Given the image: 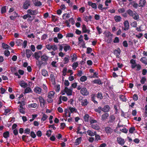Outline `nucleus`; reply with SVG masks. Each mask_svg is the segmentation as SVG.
<instances>
[{"instance_id":"a211bd4d","label":"nucleus","mask_w":147,"mask_h":147,"mask_svg":"<svg viewBox=\"0 0 147 147\" xmlns=\"http://www.w3.org/2000/svg\"><path fill=\"white\" fill-rule=\"evenodd\" d=\"M105 131L107 134H111L113 132V129L109 127H107L105 128Z\"/></svg>"},{"instance_id":"a19ab883","label":"nucleus","mask_w":147,"mask_h":147,"mask_svg":"<svg viewBox=\"0 0 147 147\" xmlns=\"http://www.w3.org/2000/svg\"><path fill=\"white\" fill-rule=\"evenodd\" d=\"M90 122L91 125L95 123H98L96 120L92 119H90Z\"/></svg>"},{"instance_id":"dca6fc26","label":"nucleus","mask_w":147,"mask_h":147,"mask_svg":"<svg viewBox=\"0 0 147 147\" xmlns=\"http://www.w3.org/2000/svg\"><path fill=\"white\" fill-rule=\"evenodd\" d=\"M88 5L91 7L93 9H96L97 8V5L95 3H93L91 1H88Z\"/></svg>"},{"instance_id":"4d7b16f0","label":"nucleus","mask_w":147,"mask_h":147,"mask_svg":"<svg viewBox=\"0 0 147 147\" xmlns=\"http://www.w3.org/2000/svg\"><path fill=\"white\" fill-rule=\"evenodd\" d=\"M77 58V56L75 54H74L73 55V57L71 58L72 61L73 62L74 61H75Z\"/></svg>"},{"instance_id":"bb28decb","label":"nucleus","mask_w":147,"mask_h":147,"mask_svg":"<svg viewBox=\"0 0 147 147\" xmlns=\"http://www.w3.org/2000/svg\"><path fill=\"white\" fill-rule=\"evenodd\" d=\"M110 107L108 105H106L103 108L102 111L104 112H107L109 111Z\"/></svg>"},{"instance_id":"c85d7f7f","label":"nucleus","mask_w":147,"mask_h":147,"mask_svg":"<svg viewBox=\"0 0 147 147\" xmlns=\"http://www.w3.org/2000/svg\"><path fill=\"white\" fill-rule=\"evenodd\" d=\"M140 61L143 63L147 64V58L146 57H143L140 59Z\"/></svg>"},{"instance_id":"c9c22d12","label":"nucleus","mask_w":147,"mask_h":147,"mask_svg":"<svg viewBox=\"0 0 147 147\" xmlns=\"http://www.w3.org/2000/svg\"><path fill=\"white\" fill-rule=\"evenodd\" d=\"M70 15L68 13H64L63 14L62 17L63 19L66 20L70 17Z\"/></svg>"},{"instance_id":"bf43d9fd","label":"nucleus","mask_w":147,"mask_h":147,"mask_svg":"<svg viewBox=\"0 0 147 147\" xmlns=\"http://www.w3.org/2000/svg\"><path fill=\"white\" fill-rule=\"evenodd\" d=\"M125 11V9L124 8H121L119 9L118 11L119 13H124Z\"/></svg>"},{"instance_id":"ea45409f","label":"nucleus","mask_w":147,"mask_h":147,"mask_svg":"<svg viewBox=\"0 0 147 147\" xmlns=\"http://www.w3.org/2000/svg\"><path fill=\"white\" fill-rule=\"evenodd\" d=\"M89 116L87 114H86L84 116V121L86 122H87L88 121Z\"/></svg>"},{"instance_id":"9d476101","label":"nucleus","mask_w":147,"mask_h":147,"mask_svg":"<svg viewBox=\"0 0 147 147\" xmlns=\"http://www.w3.org/2000/svg\"><path fill=\"white\" fill-rule=\"evenodd\" d=\"M117 141L119 144L123 145L125 142L124 139L120 137H118L117 138Z\"/></svg>"},{"instance_id":"f257e3e1","label":"nucleus","mask_w":147,"mask_h":147,"mask_svg":"<svg viewBox=\"0 0 147 147\" xmlns=\"http://www.w3.org/2000/svg\"><path fill=\"white\" fill-rule=\"evenodd\" d=\"M27 12L28 14L24 15L22 18L24 19H28V21L30 22H32L34 18V16H31V15L32 16L35 15L38 13L36 11L30 9L28 10Z\"/></svg>"},{"instance_id":"412c9836","label":"nucleus","mask_w":147,"mask_h":147,"mask_svg":"<svg viewBox=\"0 0 147 147\" xmlns=\"http://www.w3.org/2000/svg\"><path fill=\"white\" fill-rule=\"evenodd\" d=\"M91 127L96 130H98L100 129V127L98 125V123H95V124H92L91 125Z\"/></svg>"},{"instance_id":"423d86ee","label":"nucleus","mask_w":147,"mask_h":147,"mask_svg":"<svg viewBox=\"0 0 147 147\" xmlns=\"http://www.w3.org/2000/svg\"><path fill=\"white\" fill-rule=\"evenodd\" d=\"M46 47L48 50H50L52 49L53 51H55L58 49V47L57 45H51L49 44L46 45Z\"/></svg>"},{"instance_id":"7ed1b4c3","label":"nucleus","mask_w":147,"mask_h":147,"mask_svg":"<svg viewBox=\"0 0 147 147\" xmlns=\"http://www.w3.org/2000/svg\"><path fill=\"white\" fill-rule=\"evenodd\" d=\"M72 89L65 87L64 90L61 91V93L63 95L66 93L67 96H71L72 95Z\"/></svg>"},{"instance_id":"4be33fe9","label":"nucleus","mask_w":147,"mask_h":147,"mask_svg":"<svg viewBox=\"0 0 147 147\" xmlns=\"http://www.w3.org/2000/svg\"><path fill=\"white\" fill-rule=\"evenodd\" d=\"M26 55L28 58H29L31 56L32 54V51L29 49H26Z\"/></svg>"},{"instance_id":"393cba45","label":"nucleus","mask_w":147,"mask_h":147,"mask_svg":"<svg viewBox=\"0 0 147 147\" xmlns=\"http://www.w3.org/2000/svg\"><path fill=\"white\" fill-rule=\"evenodd\" d=\"M109 116V115L107 113H105L102 115L101 117L102 120L103 121L107 119Z\"/></svg>"},{"instance_id":"79ce46f5","label":"nucleus","mask_w":147,"mask_h":147,"mask_svg":"<svg viewBox=\"0 0 147 147\" xmlns=\"http://www.w3.org/2000/svg\"><path fill=\"white\" fill-rule=\"evenodd\" d=\"M87 79L86 76H82L80 78V80L82 82H84L86 81Z\"/></svg>"},{"instance_id":"b1692460","label":"nucleus","mask_w":147,"mask_h":147,"mask_svg":"<svg viewBox=\"0 0 147 147\" xmlns=\"http://www.w3.org/2000/svg\"><path fill=\"white\" fill-rule=\"evenodd\" d=\"M145 0H139L138 5L139 6H143L145 3Z\"/></svg>"},{"instance_id":"0e129e2a","label":"nucleus","mask_w":147,"mask_h":147,"mask_svg":"<svg viewBox=\"0 0 147 147\" xmlns=\"http://www.w3.org/2000/svg\"><path fill=\"white\" fill-rule=\"evenodd\" d=\"M4 54L5 56L8 57L10 55V52L8 50H5L4 52Z\"/></svg>"},{"instance_id":"3c124183","label":"nucleus","mask_w":147,"mask_h":147,"mask_svg":"<svg viewBox=\"0 0 147 147\" xmlns=\"http://www.w3.org/2000/svg\"><path fill=\"white\" fill-rule=\"evenodd\" d=\"M93 82L94 83L98 84H101V81L100 80H94L93 81Z\"/></svg>"},{"instance_id":"338daca9","label":"nucleus","mask_w":147,"mask_h":147,"mask_svg":"<svg viewBox=\"0 0 147 147\" xmlns=\"http://www.w3.org/2000/svg\"><path fill=\"white\" fill-rule=\"evenodd\" d=\"M135 130V129L134 127H131L129 130V132L130 133H133L134 131Z\"/></svg>"},{"instance_id":"0eeeda50","label":"nucleus","mask_w":147,"mask_h":147,"mask_svg":"<svg viewBox=\"0 0 147 147\" xmlns=\"http://www.w3.org/2000/svg\"><path fill=\"white\" fill-rule=\"evenodd\" d=\"M82 29L83 33L90 34V29H88L84 24H83L82 25Z\"/></svg>"},{"instance_id":"f8f14e48","label":"nucleus","mask_w":147,"mask_h":147,"mask_svg":"<svg viewBox=\"0 0 147 147\" xmlns=\"http://www.w3.org/2000/svg\"><path fill=\"white\" fill-rule=\"evenodd\" d=\"M49 59V57L47 56L45 54H44L41 57V59L42 61L46 62L48 61Z\"/></svg>"},{"instance_id":"2eb2a0df","label":"nucleus","mask_w":147,"mask_h":147,"mask_svg":"<svg viewBox=\"0 0 147 147\" xmlns=\"http://www.w3.org/2000/svg\"><path fill=\"white\" fill-rule=\"evenodd\" d=\"M124 27L123 28L124 30H128L129 28V25L128 22L127 20L125 21L124 23Z\"/></svg>"},{"instance_id":"6ab92c4d","label":"nucleus","mask_w":147,"mask_h":147,"mask_svg":"<svg viewBox=\"0 0 147 147\" xmlns=\"http://www.w3.org/2000/svg\"><path fill=\"white\" fill-rule=\"evenodd\" d=\"M19 84L23 88H25L28 86L27 84L23 81H20L19 82Z\"/></svg>"},{"instance_id":"052dcab7","label":"nucleus","mask_w":147,"mask_h":147,"mask_svg":"<svg viewBox=\"0 0 147 147\" xmlns=\"http://www.w3.org/2000/svg\"><path fill=\"white\" fill-rule=\"evenodd\" d=\"M48 117V116L45 114H43V116L41 119V120H42L43 121H45L47 119Z\"/></svg>"},{"instance_id":"58836bf2","label":"nucleus","mask_w":147,"mask_h":147,"mask_svg":"<svg viewBox=\"0 0 147 147\" xmlns=\"http://www.w3.org/2000/svg\"><path fill=\"white\" fill-rule=\"evenodd\" d=\"M114 18L115 21L117 22H120L121 20L120 16H115L114 17Z\"/></svg>"},{"instance_id":"f704fd0d","label":"nucleus","mask_w":147,"mask_h":147,"mask_svg":"<svg viewBox=\"0 0 147 147\" xmlns=\"http://www.w3.org/2000/svg\"><path fill=\"white\" fill-rule=\"evenodd\" d=\"M38 105L35 103L31 104L28 105V107L29 108H36L37 107Z\"/></svg>"},{"instance_id":"c03bdc74","label":"nucleus","mask_w":147,"mask_h":147,"mask_svg":"<svg viewBox=\"0 0 147 147\" xmlns=\"http://www.w3.org/2000/svg\"><path fill=\"white\" fill-rule=\"evenodd\" d=\"M146 78L145 77H142L141 78L140 82L142 84H144L146 81Z\"/></svg>"},{"instance_id":"ddd939ff","label":"nucleus","mask_w":147,"mask_h":147,"mask_svg":"<svg viewBox=\"0 0 147 147\" xmlns=\"http://www.w3.org/2000/svg\"><path fill=\"white\" fill-rule=\"evenodd\" d=\"M65 114V117L67 118L68 117H70V113L69 109V107L66 109H65L64 111Z\"/></svg>"},{"instance_id":"f03ea898","label":"nucleus","mask_w":147,"mask_h":147,"mask_svg":"<svg viewBox=\"0 0 147 147\" xmlns=\"http://www.w3.org/2000/svg\"><path fill=\"white\" fill-rule=\"evenodd\" d=\"M128 14L132 16L135 20H137L139 18V16L137 13L135 11H133L130 9H129L127 11Z\"/></svg>"},{"instance_id":"20e7f679","label":"nucleus","mask_w":147,"mask_h":147,"mask_svg":"<svg viewBox=\"0 0 147 147\" xmlns=\"http://www.w3.org/2000/svg\"><path fill=\"white\" fill-rule=\"evenodd\" d=\"M55 94V92L52 91H50L48 93L47 101L49 103H51L53 102V98H54Z\"/></svg>"},{"instance_id":"4c0bfd02","label":"nucleus","mask_w":147,"mask_h":147,"mask_svg":"<svg viewBox=\"0 0 147 147\" xmlns=\"http://www.w3.org/2000/svg\"><path fill=\"white\" fill-rule=\"evenodd\" d=\"M38 99L41 104H42L43 105H44L45 103V100L42 97L40 96L38 97Z\"/></svg>"},{"instance_id":"e433bc0d","label":"nucleus","mask_w":147,"mask_h":147,"mask_svg":"<svg viewBox=\"0 0 147 147\" xmlns=\"http://www.w3.org/2000/svg\"><path fill=\"white\" fill-rule=\"evenodd\" d=\"M2 47L3 48L5 49H10V47H9V46L4 43H2Z\"/></svg>"},{"instance_id":"37998d69","label":"nucleus","mask_w":147,"mask_h":147,"mask_svg":"<svg viewBox=\"0 0 147 147\" xmlns=\"http://www.w3.org/2000/svg\"><path fill=\"white\" fill-rule=\"evenodd\" d=\"M3 136L5 138H8L9 136V133L8 131L4 132L3 134Z\"/></svg>"},{"instance_id":"13d9d810","label":"nucleus","mask_w":147,"mask_h":147,"mask_svg":"<svg viewBox=\"0 0 147 147\" xmlns=\"http://www.w3.org/2000/svg\"><path fill=\"white\" fill-rule=\"evenodd\" d=\"M67 69L66 68L64 67L63 68V71H62V73H63V75L64 76L66 75V72L67 71Z\"/></svg>"},{"instance_id":"f3484780","label":"nucleus","mask_w":147,"mask_h":147,"mask_svg":"<svg viewBox=\"0 0 147 147\" xmlns=\"http://www.w3.org/2000/svg\"><path fill=\"white\" fill-rule=\"evenodd\" d=\"M34 5L36 6H40L42 5L41 3L38 0H33Z\"/></svg>"},{"instance_id":"5701e85b","label":"nucleus","mask_w":147,"mask_h":147,"mask_svg":"<svg viewBox=\"0 0 147 147\" xmlns=\"http://www.w3.org/2000/svg\"><path fill=\"white\" fill-rule=\"evenodd\" d=\"M63 48L65 52H67V51H70L71 49L70 47L67 45H65Z\"/></svg>"},{"instance_id":"774afa93","label":"nucleus","mask_w":147,"mask_h":147,"mask_svg":"<svg viewBox=\"0 0 147 147\" xmlns=\"http://www.w3.org/2000/svg\"><path fill=\"white\" fill-rule=\"evenodd\" d=\"M97 97L98 98L102 99L103 98L102 94L101 93H98L97 94Z\"/></svg>"},{"instance_id":"e2e57ef3","label":"nucleus","mask_w":147,"mask_h":147,"mask_svg":"<svg viewBox=\"0 0 147 147\" xmlns=\"http://www.w3.org/2000/svg\"><path fill=\"white\" fill-rule=\"evenodd\" d=\"M60 30L59 28L58 27H55L54 28L53 31L55 32H57L60 31Z\"/></svg>"},{"instance_id":"4468645a","label":"nucleus","mask_w":147,"mask_h":147,"mask_svg":"<svg viewBox=\"0 0 147 147\" xmlns=\"http://www.w3.org/2000/svg\"><path fill=\"white\" fill-rule=\"evenodd\" d=\"M42 90L41 88L38 87H35L34 89V91L36 93L38 94H40L41 93Z\"/></svg>"},{"instance_id":"c756f323","label":"nucleus","mask_w":147,"mask_h":147,"mask_svg":"<svg viewBox=\"0 0 147 147\" xmlns=\"http://www.w3.org/2000/svg\"><path fill=\"white\" fill-rule=\"evenodd\" d=\"M42 74L44 76H48V72L45 69H43L42 70Z\"/></svg>"},{"instance_id":"a18cd8bd","label":"nucleus","mask_w":147,"mask_h":147,"mask_svg":"<svg viewBox=\"0 0 147 147\" xmlns=\"http://www.w3.org/2000/svg\"><path fill=\"white\" fill-rule=\"evenodd\" d=\"M119 98L120 100L123 101H126V98H125V96L123 95H120L119 96Z\"/></svg>"},{"instance_id":"09e8293b","label":"nucleus","mask_w":147,"mask_h":147,"mask_svg":"<svg viewBox=\"0 0 147 147\" xmlns=\"http://www.w3.org/2000/svg\"><path fill=\"white\" fill-rule=\"evenodd\" d=\"M60 99H61L63 101L65 102L66 101L68 100L67 97L65 96H61L60 97Z\"/></svg>"},{"instance_id":"2f4dec72","label":"nucleus","mask_w":147,"mask_h":147,"mask_svg":"<svg viewBox=\"0 0 147 147\" xmlns=\"http://www.w3.org/2000/svg\"><path fill=\"white\" fill-rule=\"evenodd\" d=\"M69 108L70 113H73L74 112L76 113L77 112V110L75 108L70 107H69Z\"/></svg>"},{"instance_id":"5fc2aeb1","label":"nucleus","mask_w":147,"mask_h":147,"mask_svg":"<svg viewBox=\"0 0 147 147\" xmlns=\"http://www.w3.org/2000/svg\"><path fill=\"white\" fill-rule=\"evenodd\" d=\"M120 131H121L123 133H126L128 131V129H127L126 128H124L123 129L120 128Z\"/></svg>"},{"instance_id":"7c9ffc66","label":"nucleus","mask_w":147,"mask_h":147,"mask_svg":"<svg viewBox=\"0 0 147 147\" xmlns=\"http://www.w3.org/2000/svg\"><path fill=\"white\" fill-rule=\"evenodd\" d=\"M78 65V62H75L73 63L72 65L73 69L74 70H76V68L77 67Z\"/></svg>"},{"instance_id":"680f3d73","label":"nucleus","mask_w":147,"mask_h":147,"mask_svg":"<svg viewBox=\"0 0 147 147\" xmlns=\"http://www.w3.org/2000/svg\"><path fill=\"white\" fill-rule=\"evenodd\" d=\"M50 79L52 82H54L55 81V77L52 74L50 75Z\"/></svg>"},{"instance_id":"864d4df0","label":"nucleus","mask_w":147,"mask_h":147,"mask_svg":"<svg viewBox=\"0 0 147 147\" xmlns=\"http://www.w3.org/2000/svg\"><path fill=\"white\" fill-rule=\"evenodd\" d=\"M6 7L5 6H3V7L1 10V13L3 14L4 13H5L6 12Z\"/></svg>"},{"instance_id":"6e6d98bb","label":"nucleus","mask_w":147,"mask_h":147,"mask_svg":"<svg viewBox=\"0 0 147 147\" xmlns=\"http://www.w3.org/2000/svg\"><path fill=\"white\" fill-rule=\"evenodd\" d=\"M55 91L56 92H59L60 90V86L59 85H56L55 86Z\"/></svg>"},{"instance_id":"72a5a7b5","label":"nucleus","mask_w":147,"mask_h":147,"mask_svg":"<svg viewBox=\"0 0 147 147\" xmlns=\"http://www.w3.org/2000/svg\"><path fill=\"white\" fill-rule=\"evenodd\" d=\"M79 40V44H81V45L82 46H84L85 45L84 41L82 39L81 37H80L78 38Z\"/></svg>"},{"instance_id":"49530a36","label":"nucleus","mask_w":147,"mask_h":147,"mask_svg":"<svg viewBox=\"0 0 147 147\" xmlns=\"http://www.w3.org/2000/svg\"><path fill=\"white\" fill-rule=\"evenodd\" d=\"M32 91V90L29 87L27 88L25 90L24 93H27L29 92H31Z\"/></svg>"},{"instance_id":"cd10ccee","label":"nucleus","mask_w":147,"mask_h":147,"mask_svg":"<svg viewBox=\"0 0 147 147\" xmlns=\"http://www.w3.org/2000/svg\"><path fill=\"white\" fill-rule=\"evenodd\" d=\"M120 49L118 48L117 49L114 50V53L117 56H118L120 54Z\"/></svg>"},{"instance_id":"69168bd1","label":"nucleus","mask_w":147,"mask_h":147,"mask_svg":"<svg viewBox=\"0 0 147 147\" xmlns=\"http://www.w3.org/2000/svg\"><path fill=\"white\" fill-rule=\"evenodd\" d=\"M51 131L50 130H49L47 131L46 135L48 137H49L51 135Z\"/></svg>"},{"instance_id":"39448f33","label":"nucleus","mask_w":147,"mask_h":147,"mask_svg":"<svg viewBox=\"0 0 147 147\" xmlns=\"http://www.w3.org/2000/svg\"><path fill=\"white\" fill-rule=\"evenodd\" d=\"M79 101L81 102V105L84 106L87 105L89 102L87 99L83 98L82 96L79 97Z\"/></svg>"},{"instance_id":"aec40b11","label":"nucleus","mask_w":147,"mask_h":147,"mask_svg":"<svg viewBox=\"0 0 147 147\" xmlns=\"http://www.w3.org/2000/svg\"><path fill=\"white\" fill-rule=\"evenodd\" d=\"M87 133L90 136H94L96 134V132L95 131L93 132L92 131L88 130L87 131Z\"/></svg>"},{"instance_id":"6e6552de","label":"nucleus","mask_w":147,"mask_h":147,"mask_svg":"<svg viewBox=\"0 0 147 147\" xmlns=\"http://www.w3.org/2000/svg\"><path fill=\"white\" fill-rule=\"evenodd\" d=\"M80 92L84 96H86L89 94V92L85 88H83L81 89Z\"/></svg>"},{"instance_id":"8fccbe9b","label":"nucleus","mask_w":147,"mask_h":147,"mask_svg":"<svg viewBox=\"0 0 147 147\" xmlns=\"http://www.w3.org/2000/svg\"><path fill=\"white\" fill-rule=\"evenodd\" d=\"M96 96L95 94H92V100L95 103H97V102L95 100Z\"/></svg>"},{"instance_id":"9b49d317","label":"nucleus","mask_w":147,"mask_h":147,"mask_svg":"<svg viewBox=\"0 0 147 147\" xmlns=\"http://www.w3.org/2000/svg\"><path fill=\"white\" fill-rule=\"evenodd\" d=\"M41 54V52L40 51H39L38 52H35L33 55L34 57L35 58L36 60H38L40 57Z\"/></svg>"},{"instance_id":"1a4fd4ad","label":"nucleus","mask_w":147,"mask_h":147,"mask_svg":"<svg viewBox=\"0 0 147 147\" xmlns=\"http://www.w3.org/2000/svg\"><path fill=\"white\" fill-rule=\"evenodd\" d=\"M30 2L29 0H26L24 3L23 8L25 9H27L30 5Z\"/></svg>"},{"instance_id":"603ef678","label":"nucleus","mask_w":147,"mask_h":147,"mask_svg":"<svg viewBox=\"0 0 147 147\" xmlns=\"http://www.w3.org/2000/svg\"><path fill=\"white\" fill-rule=\"evenodd\" d=\"M20 112L23 114L25 113V111H24V108H19Z\"/></svg>"},{"instance_id":"473e14b6","label":"nucleus","mask_w":147,"mask_h":147,"mask_svg":"<svg viewBox=\"0 0 147 147\" xmlns=\"http://www.w3.org/2000/svg\"><path fill=\"white\" fill-rule=\"evenodd\" d=\"M69 56H66L64 58L63 61L64 64H66L67 63L69 60Z\"/></svg>"},{"instance_id":"de8ad7c7","label":"nucleus","mask_w":147,"mask_h":147,"mask_svg":"<svg viewBox=\"0 0 147 147\" xmlns=\"http://www.w3.org/2000/svg\"><path fill=\"white\" fill-rule=\"evenodd\" d=\"M131 26L134 28L137 27V22L136 21H134L133 22H132V23L131 24Z\"/></svg>"},{"instance_id":"a878e982","label":"nucleus","mask_w":147,"mask_h":147,"mask_svg":"<svg viewBox=\"0 0 147 147\" xmlns=\"http://www.w3.org/2000/svg\"><path fill=\"white\" fill-rule=\"evenodd\" d=\"M82 140V137H80L78 138L75 142V144L76 145H79L81 142Z\"/></svg>"}]
</instances>
